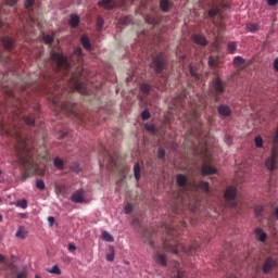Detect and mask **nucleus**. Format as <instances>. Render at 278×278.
<instances>
[{"label":"nucleus","instance_id":"f257e3e1","mask_svg":"<svg viewBox=\"0 0 278 278\" xmlns=\"http://www.w3.org/2000/svg\"><path fill=\"white\" fill-rule=\"evenodd\" d=\"M28 108L29 102L27 100H21L14 96V91H9L5 103H0V115L5 113L12 114L13 122L9 128H7L3 124H0V129L7 136H15L17 141L15 144L17 162L21 166H23L25 173H27V175H39L42 177L46 173L45 167H40L36 160H34V152L29 150L27 139L21 135V128L16 126V121L22 118L26 125L34 127V123L40 114V105L35 104L30 109V113L27 115H21Z\"/></svg>","mask_w":278,"mask_h":278},{"label":"nucleus","instance_id":"f03ea898","mask_svg":"<svg viewBox=\"0 0 278 278\" xmlns=\"http://www.w3.org/2000/svg\"><path fill=\"white\" fill-rule=\"evenodd\" d=\"M77 62L78 66H76L77 71L72 72L71 79L74 83V90L80 92V94H87L88 90L86 89V83L79 80V77H84V53L81 52V48H76L74 53L72 54V62Z\"/></svg>","mask_w":278,"mask_h":278},{"label":"nucleus","instance_id":"7ed1b4c3","mask_svg":"<svg viewBox=\"0 0 278 278\" xmlns=\"http://www.w3.org/2000/svg\"><path fill=\"white\" fill-rule=\"evenodd\" d=\"M51 60L55 64L56 73H68V60L60 50L51 52Z\"/></svg>","mask_w":278,"mask_h":278},{"label":"nucleus","instance_id":"20e7f679","mask_svg":"<svg viewBox=\"0 0 278 278\" xmlns=\"http://www.w3.org/2000/svg\"><path fill=\"white\" fill-rule=\"evenodd\" d=\"M152 68L156 75L164 73L166 70V58L159 53L152 59Z\"/></svg>","mask_w":278,"mask_h":278},{"label":"nucleus","instance_id":"39448f33","mask_svg":"<svg viewBox=\"0 0 278 278\" xmlns=\"http://www.w3.org/2000/svg\"><path fill=\"white\" fill-rule=\"evenodd\" d=\"M267 170L275 173L278 168V150L274 149L271 155L265 161Z\"/></svg>","mask_w":278,"mask_h":278},{"label":"nucleus","instance_id":"423d86ee","mask_svg":"<svg viewBox=\"0 0 278 278\" xmlns=\"http://www.w3.org/2000/svg\"><path fill=\"white\" fill-rule=\"evenodd\" d=\"M238 194V189L236 187H230L225 192V199L229 205V207H237L238 203H236V195Z\"/></svg>","mask_w":278,"mask_h":278},{"label":"nucleus","instance_id":"0eeeda50","mask_svg":"<svg viewBox=\"0 0 278 278\" xmlns=\"http://www.w3.org/2000/svg\"><path fill=\"white\" fill-rule=\"evenodd\" d=\"M213 93L223 94L225 92V83L220 78H213L212 80Z\"/></svg>","mask_w":278,"mask_h":278},{"label":"nucleus","instance_id":"6e6552de","mask_svg":"<svg viewBox=\"0 0 278 278\" xmlns=\"http://www.w3.org/2000/svg\"><path fill=\"white\" fill-rule=\"evenodd\" d=\"M163 247L167 253H173V255H177V242L175 240H170V238L165 240Z\"/></svg>","mask_w":278,"mask_h":278},{"label":"nucleus","instance_id":"1a4fd4ad","mask_svg":"<svg viewBox=\"0 0 278 278\" xmlns=\"http://www.w3.org/2000/svg\"><path fill=\"white\" fill-rule=\"evenodd\" d=\"M277 266V261L273 260V257H267L263 265V273L265 275H269L270 270Z\"/></svg>","mask_w":278,"mask_h":278},{"label":"nucleus","instance_id":"9d476101","mask_svg":"<svg viewBox=\"0 0 278 278\" xmlns=\"http://www.w3.org/2000/svg\"><path fill=\"white\" fill-rule=\"evenodd\" d=\"M84 194L85 191L83 189H79L72 194L71 201H73V203H86V198L84 197Z\"/></svg>","mask_w":278,"mask_h":278},{"label":"nucleus","instance_id":"9b49d317","mask_svg":"<svg viewBox=\"0 0 278 278\" xmlns=\"http://www.w3.org/2000/svg\"><path fill=\"white\" fill-rule=\"evenodd\" d=\"M217 112H218L219 116H223L224 118L231 116V108H229V105H227V104H220L217 108Z\"/></svg>","mask_w":278,"mask_h":278},{"label":"nucleus","instance_id":"f8f14e48","mask_svg":"<svg viewBox=\"0 0 278 278\" xmlns=\"http://www.w3.org/2000/svg\"><path fill=\"white\" fill-rule=\"evenodd\" d=\"M98 5L99 8H104V10H114L116 2L114 0H100Z\"/></svg>","mask_w":278,"mask_h":278},{"label":"nucleus","instance_id":"ddd939ff","mask_svg":"<svg viewBox=\"0 0 278 278\" xmlns=\"http://www.w3.org/2000/svg\"><path fill=\"white\" fill-rule=\"evenodd\" d=\"M63 97H64V93H61V94L53 93L52 103L59 110H64V103L61 100Z\"/></svg>","mask_w":278,"mask_h":278},{"label":"nucleus","instance_id":"4468645a","mask_svg":"<svg viewBox=\"0 0 278 278\" xmlns=\"http://www.w3.org/2000/svg\"><path fill=\"white\" fill-rule=\"evenodd\" d=\"M1 42L7 51H12V47L14 46V39L10 37H2Z\"/></svg>","mask_w":278,"mask_h":278},{"label":"nucleus","instance_id":"2eb2a0df","mask_svg":"<svg viewBox=\"0 0 278 278\" xmlns=\"http://www.w3.org/2000/svg\"><path fill=\"white\" fill-rule=\"evenodd\" d=\"M80 45H83L86 51H92V43H90V39L88 36L84 35L80 37Z\"/></svg>","mask_w":278,"mask_h":278},{"label":"nucleus","instance_id":"dca6fc26","mask_svg":"<svg viewBox=\"0 0 278 278\" xmlns=\"http://www.w3.org/2000/svg\"><path fill=\"white\" fill-rule=\"evenodd\" d=\"M154 262H156L157 264H160V266H166V264H168V262L166 261V255L157 252L154 255Z\"/></svg>","mask_w":278,"mask_h":278},{"label":"nucleus","instance_id":"f3484780","mask_svg":"<svg viewBox=\"0 0 278 278\" xmlns=\"http://www.w3.org/2000/svg\"><path fill=\"white\" fill-rule=\"evenodd\" d=\"M192 40L195 45H200L201 47H207V40H205V37L201 35H193Z\"/></svg>","mask_w":278,"mask_h":278},{"label":"nucleus","instance_id":"a211bd4d","mask_svg":"<svg viewBox=\"0 0 278 278\" xmlns=\"http://www.w3.org/2000/svg\"><path fill=\"white\" fill-rule=\"evenodd\" d=\"M53 165L55 166V168L58 170H64L65 163L62 160V157H60V156L54 157Z\"/></svg>","mask_w":278,"mask_h":278},{"label":"nucleus","instance_id":"6ab92c4d","mask_svg":"<svg viewBox=\"0 0 278 278\" xmlns=\"http://www.w3.org/2000/svg\"><path fill=\"white\" fill-rule=\"evenodd\" d=\"M217 169L212 167L211 165H204L202 167V175H216Z\"/></svg>","mask_w":278,"mask_h":278},{"label":"nucleus","instance_id":"aec40b11","mask_svg":"<svg viewBox=\"0 0 278 278\" xmlns=\"http://www.w3.org/2000/svg\"><path fill=\"white\" fill-rule=\"evenodd\" d=\"M27 230L25 229V227L20 226L15 236L16 238H18L20 240H25V238H27Z\"/></svg>","mask_w":278,"mask_h":278},{"label":"nucleus","instance_id":"412c9836","mask_svg":"<svg viewBox=\"0 0 278 278\" xmlns=\"http://www.w3.org/2000/svg\"><path fill=\"white\" fill-rule=\"evenodd\" d=\"M177 185L180 188H185V186L188 184V178L181 174H179L176 178Z\"/></svg>","mask_w":278,"mask_h":278},{"label":"nucleus","instance_id":"4be33fe9","mask_svg":"<svg viewBox=\"0 0 278 278\" xmlns=\"http://www.w3.org/2000/svg\"><path fill=\"white\" fill-rule=\"evenodd\" d=\"M189 73H190L191 77H193L194 81H199V79H201V74H199V72H197V67L190 65Z\"/></svg>","mask_w":278,"mask_h":278},{"label":"nucleus","instance_id":"5701e85b","mask_svg":"<svg viewBox=\"0 0 278 278\" xmlns=\"http://www.w3.org/2000/svg\"><path fill=\"white\" fill-rule=\"evenodd\" d=\"M160 8L162 12H168L170 9V1L169 0H160Z\"/></svg>","mask_w":278,"mask_h":278},{"label":"nucleus","instance_id":"b1692460","mask_svg":"<svg viewBox=\"0 0 278 278\" xmlns=\"http://www.w3.org/2000/svg\"><path fill=\"white\" fill-rule=\"evenodd\" d=\"M79 21H80L79 15H77V14H72V15H71V27H72V28L78 27Z\"/></svg>","mask_w":278,"mask_h":278},{"label":"nucleus","instance_id":"393cba45","mask_svg":"<svg viewBox=\"0 0 278 278\" xmlns=\"http://www.w3.org/2000/svg\"><path fill=\"white\" fill-rule=\"evenodd\" d=\"M84 168L81 167V165L79 163H72V166H71V172L72 173H76L77 175H79V173H81Z\"/></svg>","mask_w":278,"mask_h":278},{"label":"nucleus","instance_id":"a878e982","mask_svg":"<svg viewBox=\"0 0 278 278\" xmlns=\"http://www.w3.org/2000/svg\"><path fill=\"white\" fill-rule=\"evenodd\" d=\"M144 21L146 23H148V25H153V26L157 25V20L153 15H146Z\"/></svg>","mask_w":278,"mask_h":278},{"label":"nucleus","instance_id":"bb28decb","mask_svg":"<svg viewBox=\"0 0 278 278\" xmlns=\"http://www.w3.org/2000/svg\"><path fill=\"white\" fill-rule=\"evenodd\" d=\"M256 236H260L258 240L261 242H266V239L268 238V236L266 235V232L262 231V228H257L256 229Z\"/></svg>","mask_w":278,"mask_h":278},{"label":"nucleus","instance_id":"cd10ccee","mask_svg":"<svg viewBox=\"0 0 278 278\" xmlns=\"http://www.w3.org/2000/svg\"><path fill=\"white\" fill-rule=\"evenodd\" d=\"M134 175H135V179L137 181H140V164H135L134 165Z\"/></svg>","mask_w":278,"mask_h":278},{"label":"nucleus","instance_id":"c85d7f7f","mask_svg":"<svg viewBox=\"0 0 278 278\" xmlns=\"http://www.w3.org/2000/svg\"><path fill=\"white\" fill-rule=\"evenodd\" d=\"M200 188L205 192V194H210V182L207 181H201L200 182Z\"/></svg>","mask_w":278,"mask_h":278},{"label":"nucleus","instance_id":"c756f323","mask_svg":"<svg viewBox=\"0 0 278 278\" xmlns=\"http://www.w3.org/2000/svg\"><path fill=\"white\" fill-rule=\"evenodd\" d=\"M217 14H220V9L218 8H212L208 10V16L210 18H215Z\"/></svg>","mask_w":278,"mask_h":278},{"label":"nucleus","instance_id":"7c9ffc66","mask_svg":"<svg viewBox=\"0 0 278 278\" xmlns=\"http://www.w3.org/2000/svg\"><path fill=\"white\" fill-rule=\"evenodd\" d=\"M102 238L105 242H114V237L108 231L102 232Z\"/></svg>","mask_w":278,"mask_h":278},{"label":"nucleus","instance_id":"2f4dec72","mask_svg":"<svg viewBox=\"0 0 278 278\" xmlns=\"http://www.w3.org/2000/svg\"><path fill=\"white\" fill-rule=\"evenodd\" d=\"M143 236H144V238H146L148 244H149L150 247H152V249H153L155 245H154V243H153V240H151V232H149V231L146 230L144 233H143Z\"/></svg>","mask_w":278,"mask_h":278},{"label":"nucleus","instance_id":"473e14b6","mask_svg":"<svg viewBox=\"0 0 278 278\" xmlns=\"http://www.w3.org/2000/svg\"><path fill=\"white\" fill-rule=\"evenodd\" d=\"M254 142L256 149H262L264 147V139H262L260 136L255 137Z\"/></svg>","mask_w":278,"mask_h":278},{"label":"nucleus","instance_id":"72a5a7b5","mask_svg":"<svg viewBox=\"0 0 278 278\" xmlns=\"http://www.w3.org/2000/svg\"><path fill=\"white\" fill-rule=\"evenodd\" d=\"M140 90L143 94H149V92H151V86H149V84H142Z\"/></svg>","mask_w":278,"mask_h":278},{"label":"nucleus","instance_id":"f704fd0d","mask_svg":"<svg viewBox=\"0 0 278 278\" xmlns=\"http://www.w3.org/2000/svg\"><path fill=\"white\" fill-rule=\"evenodd\" d=\"M247 29H249L252 33H255V31L260 30V25L258 24H248Z\"/></svg>","mask_w":278,"mask_h":278},{"label":"nucleus","instance_id":"c9c22d12","mask_svg":"<svg viewBox=\"0 0 278 278\" xmlns=\"http://www.w3.org/2000/svg\"><path fill=\"white\" fill-rule=\"evenodd\" d=\"M16 207H22V210H27V200L23 199L16 202Z\"/></svg>","mask_w":278,"mask_h":278},{"label":"nucleus","instance_id":"e433bc0d","mask_svg":"<svg viewBox=\"0 0 278 278\" xmlns=\"http://www.w3.org/2000/svg\"><path fill=\"white\" fill-rule=\"evenodd\" d=\"M104 24H105V20H103V17H98V20H97L98 31H101V29H103Z\"/></svg>","mask_w":278,"mask_h":278},{"label":"nucleus","instance_id":"4c0bfd02","mask_svg":"<svg viewBox=\"0 0 278 278\" xmlns=\"http://www.w3.org/2000/svg\"><path fill=\"white\" fill-rule=\"evenodd\" d=\"M263 212H264V206L257 205L254 207V213H255V216H257V218H260V216H262Z\"/></svg>","mask_w":278,"mask_h":278},{"label":"nucleus","instance_id":"58836bf2","mask_svg":"<svg viewBox=\"0 0 278 278\" xmlns=\"http://www.w3.org/2000/svg\"><path fill=\"white\" fill-rule=\"evenodd\" d=\"M48 273H51L52 275H62V270H60L58 265H54L51 269L48 270Z\"/></svg>","mask_w":278,"mask_h":278},{"label":"nucleus","instance_id":"ea45409f","mask_svg":"<svg viewBox=\"0 0 278 278\" xmlns=\"http://www.w3.org/2000/svg\"><path fill=\"white\" fill-rule=\"evenodd\" d=\"M233 64L235 66H242V64H244V59H242L241 56H236L233 59Z\"/></svg>","mask_w":278,"mask_h":278},{"label":"nucleus","instance_id":"a19ab883","mask_svg":"<svg viewBox=\"0 0 278 278\" xmlns=\"http://www.w3.org/2000/svg\"><path fill=\"white\" fill-rule=\"evenodd\" d=\"M36 188H38V190H45L46 186H45V180L42 179H37L36 180Z\"/></svg>","mask_w":278,"mask_h":278},{"label":"nucleus","instance_id":"79ce46f5","mask_svg":"<svg viewBox=\"0 0 278 278\" xmlns=\"http://www.w3.org/2000/svg\"><path fill=\"white\" fill-rule=\"evenodd\" d=\"M141 118L142 121H149V118H151V113L149 112V110L142 111Z\"/></svg>","mask_w":278,"mask_h":278},{"label":"nucleus","instance_id":"37998d69","mask_svg":"<svg viewBox=\"0 0 278 278\" xmlns=\"http://www.w3.org/2000/svg\"><path fill=\"white\" fill-rule=\"evenodd\" d=\"M34 3H36V0H26L25 1V9L26 10H31V8H34Z\"/></svg>","mask_w":278,"mask_h":278},{"label":"nucleus","instance_id":"c03bdc74","mask_svg":"<svg viewBox=\"0 0 278 278\" xmlns=\"http://www.w3.org/2000/svg\"><path fill=\"white\" fill-rule=\"evenodd\" d=\"M111 253L106 255L108 262H114V248H110Z\"/></svg>","mask_w":278,"mask_h":278},{"label":"nucleus","instance_id":"a18cd8bd","mask_svg":"<svg viewBox=\"0 0 278 278\" xmlns=\"http://www.w3.org/2000/svg\"><path fill=\"white\" fill-rule=\"evenodd\" d=\"M43 42H46V45H51V42H53V36L51 35L43 36Z\"/></svg>","mask_w":278,"mask_h":278},{"label":"nucleus","instance_id":"49530a36","mask_svg":"<svg viewBox=\"0 0 278 278\" xmlns=\"http://www.w3.org/2000/svg\"><path fill=\"white\" fill-rule=\"evenodd\" d=\"M236 52V45L233 42L228 43V53Z\"/></svg>","mask_w":278,"mask_h":278},{"label":"nucleus","instance_id":"de8ad7c7","mask_svg":"<svg viewBox=\"0 0 278 278\" xmlns=\"http://www.w3.org/2000/svg\"><path fill=\"white\" fill-rule=\"evenodd\" d=\"M216 60H218L215 56H210L208 58V66H216Z\"/></svg>","mask_w":278,"mask_h":278},{"label":"nucleus","instance_id":"09e8293b","mask_svg":"<svg viewBox=\"0 0 278 278\" xmlns=\"http://www.w3.org/2000/svg\"><path fill=\"white\" fill-rule=\"evenodd\" d=\"M157 157L159 160H164V157H166V151H164L163 149L159 150Z\"/></svg>","mask_w":278,"mask_h":278},{"label":"nucleus","instance_id":"8fccbe9b","mask_svg":"<svg viewBox=\"0 0 278 278\" xmlns=\"http://www.w3.org/2000/svg\"><path fill=\"white\" fill-rule=\"evenodd\" d=\"M29 83H26L25 85L21 86V90L22 92H26L27 94H29Z\"/></svg>","mask_w":278,"mask_h":278},{"label":"nucleus","instance_id":"3c124183","mask_svg":"<svg viewBox=\"0 0 278 278\" xmlns=\"http://www.w3.org/2000/svg\"><path fill=\"white\" fill-rule=\"evenodd\" d=\"M5 3L10 8H14V5H16L18 3V0H7Z\"/></svg>","mask_w":278,"mask_h":278},{"label":"nucleus","instance_id":"603ef678","mask_svg":"<svg viewBox=\"0 0 278 278\" xmlns=\"http://www.w3.org/2000/svg\"><path fill=\"white\" fill-rule=\"evenodd\" d=\"M174 278H188V275H186V273L178 270L177 275L174 276Z\"/></svg>","mask_w":278,"mask_h":278},{"label":"nucleus","instance_id":"864d4df0","mask_svg":"<svg viewBox=\"0 0 278 278\" xmlns=\"http://www.w3.org/2000/svg\"><path fill=\"white\" fill-rule=\"evenodd\" d=\"M48 225H49V227H53V225H55V217L49 216L48 217Z\"/></svg>","mask_w":278,"mask_h":278},{"label":"nucleus","instance_id":"5fc2aeb1","mask_svg":"<svg viewBox=\"0 0 278 278\" xmlns=\"http://www.w3.org/2000/svg\"><path fill=\"white\" fill-rule=\"evenodd\" d=\"M130 23H131V17L129 16H126L122 20L123 25H130Z\"/></svg>","mask_w":278,"mask_h":278},{"label":"nucleus","instance_id":"6e6d98bb","mask_svg":"<svg viewBox=\"0 0 278 278\" xmlns=\"http://www.w3.org/2000/svg\"><path fill=\"white\" fill-rule=\"evenodd\" d=\"M16 278H27V273L26 271L18 273Z\"/></svg>","mask_w":278,"mask_h":278},{"label":"nucleus","instance_id":"4d7b16f0","mask_svg":"<svg viewBox=\"0 0 278 278\" xmlns=\"http://www.w3.org/2000/svg\"><path fill=\"white\" fill-rule=\"evenodd\" d=\"M225 142H226V144H228V147L231 146V136H226Z\"/></svg>","mask_w":278,"mask_h":278},{"label":"nucleus","instance_id":"13d9d810","mask_svg":"<svg viewBox=\"0 0 278 278\" xmlns=\"http://www.w3.org/2000/svg\"><path fill=\"white\" fill-rule=\"evenodd\" d=\"M124 210H125V214H131V205L129 204L126 205Z\"/></svg>","mask_w":278,"mask_h":278},{"label":"nucleus","instance_id":"bf43d9fd","mask_svg":"<svg viewBox=\"0 0 278 278\" xmlns=\"http://www.w3.org/2000/svg\"><path fill=\"white\" fill-rule=\"evenodd\" d=\"M268 5H277L278 0H267Z\"/></svg>","mask_w":278,"mask_h":278},{"label":"nucleus","instance_id":"052dcab7","mask_svg":"<svg viewBox=\"0 0 278 278\" xmlns=\"http://www.w3.org/2000/svg\"><path fill=\"white\" fill-rule=\"evenodd\" d=\"M146 129H147L148 131H155V126L149 125V126H146Z\"/></svg>","mask_w":278,"mask_h":278},{"label":"nucleus","instance_id":"680f3d73","mask_svg":"<svg viewBox=\"0 0 278 278\" xmlns=\"http://www.w3.org/2000/svg\"><path fill=\"white\" fill-rule=\"evenodd\" d=\"M274 68L278 72V59L274 61Z\"/></svg>","mask_w":278,"mask_h":278},{"label":"nucleus","instance_id":"e2e57ef3","mask_svg":"<svg viewBox=\"0 0 278 278\" xmlns=\"http://www.w3.org/2000/svg\"><path fill=\"white\" fill-rule=\"evenodd\" d=\"M5 262V256H3L2 254H0V264H3Z\"/></svg>","mask_w":278,"mask_h":278},{"label":"nucleus","instance_id":"0e129e2a","mask_svg":"<svg viewBox=\"0 0 278 278\" xmlns=\"http://www.w3.org/2000/svg\"><path fill=\"white\" fill-rule=\"evenodd\" d=\"M77 250V247H75V244H71V251H76Z\"/></svg>","mask_w":278,"mask_h":278},{"label":"nucleus","instance_id":"69168bd1","mask_svg":"<svg viewBox=\"0 0 278 278\" xmlns=\"http://www.w3.org/2000/svg\"><path fill=\"white\" fill-rule=\"evenodd\" d=\"M166 229V231H167V233L170 236L172 233H173V230L172 229H169V228H165Z\"/></svg>","mask_w":278,"mask_h":278},{"label":"nucleus","instance_id":"338daca9","mask_svg":"<svg viewBox=\"0 0 278 278\" xmlns=\"http://www.w3.org/2000/svg\"><path fill=\"white\" fill-rule=\"evenodd\" d=\"M215 101H220V97H218V94H215Z\"/></svg>","mask_w":278,"mask_h":278},{"label":"nucleus","instance_id":"774afa93","mask_svg":"<svg viewBox=\"0 0 278 278\" xmlns=\"http://www.w3.org/2000/svg\"><path fill=\"white\" fill-rule=\"evenodd\" d=\"M275 214H276V218L278 220V207H276Z\"/></svg>","mask_w":278,"mask_h":278}]
</instances>
